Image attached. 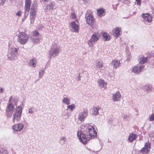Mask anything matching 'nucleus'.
<instances>
[{
	"instance_id": "bb28decb",
	"label": "nucleus",
	"mask_w": 154,
	"mask_h": 154,
	"mask_svg": "<svg viewBox=\"0 0 154 154\" xmlns=\"http://www.w3.org/2000/svg\"><path fill=\"white\" fill-rule=\"evenodd\" d=\"M151 86L150 85H146L144 87V90L146 91L147 93H149L150 91H151Z\"/></svg>"
},
{
	"instance_id": "c03bdc74",
	"label": "nucleus",
	"mask_w": 154,
	"mask_h": 154,
	"mask_svg": "<svg viewBox=\"0 0 154 154\" xmlns=\"http://www.w3.org/2000/svg\"><path fill=\"white\" fill-rule=\"evenodd\" d=\"M4 92V90L3 88L0 87V93H3Z\"/></svg>"
},
{
	"instance_id": "37998d69",
	"label": "nucleus",
	"mask_w": 154,
	"mask_h": 154,
	"mask_svg": "<svg viewBox=\"0 0 154 154\" xmlns=\"http://www.w3.org/2000/svg\"><path fill=\"white\" fill-rule=\"evenodd\" d=\"M17 15L19 16H21V12L20 11H18L17 12V13L16 14Z\"/></svg>"
},
{
	"instance_id": "9b49d317",
	"label": "nucleus",
	"mask_w": 154,
	"mask_h": 154,
	"mask_svg": "<svg viewBox=\"0 0 154 154\" xmlns=\"http://www.w3.org/2000/svg\"><path fill=\"white\" fill-rule=\"evenodd\" d=\"M144 66L140 64L135 66L132 68L131 72L136 74H138L144 69Z\"/></svg>"
},
{
	"instance_id": "e433bc0d",
	"label": "nucleus",
	"mask_w": 154,
	"mask_h": 154,
	"mask_svg": "<svg viewBox=\"0 0 154 154\" xmlns=\"http://www.w3.org/2000/svg\"><path fill=\"white\" fill-rule=\"evenodd\" d=\"M149 119L150 121H154V114H153L151 115Z\"/></svg>"
},
{
	"instance_id": "4c0bfd02",
	"label": "nucleus",
	"mask_w": 154,
	"mask_h": 154,
	"mask_svg": "<svg viewBox=\"0 0 154 154\" xmlns=\"http://www.w3.org/2000/svg\"><path fill=\"white\" fill-rule=\"evenodd\" d=\"M6 0H0V5H3L4 4Z\"/></svg>"
},
{
	"instance_id": "6ab92c4d",
	"label": "nucleus",
	"mask_w": 154,
	"mask_h": 154,
	"mask_svg": "<svg viewBox=\"0 0 154 154\" xmlns=\"http://www.w3.org/2000/svg\"><path fill=\"white\" fill-rule=\"evenodd\" d=\"M121 28L119 27L115 28L114 29L113 32L114 36L116 38H117L121 35Z\"/></svg>"
},
{
	"instance_id": "7ed1b4c3",
	"label": "nucleus",
	"mask_w": 154,
	"mask_h": 154,
	"mask_svg": "<svg viewBox=\"0 0 154 154\" xmlns=\"http://www.w3.org/2000/svg\"><path fill=\"white\" fill-rule=\"evenodd\" d=\"M22 109L21 106H18L16 109V111L14 112L13 116V122L15 123V121L19 122L21 119Z\"/></svg>"
},
{
	"instance_id": "9d476101",
	"label": "nucleus",
	"mask_w": 154,
	"mask_h": 154,
	"mask_svg": "<svg viewBox=\"0 0 154 154\" xmlns=\"http://www.w3.org/2000/svg\"><path fill=\"white\" fill-rule=\"evenodd\" d=\"M87 111L85 110L80 112L78 116L77 123L81 124L82 122L84 121L87 117Z\"/></svg>"
},
{
	"instance_id": "8fccbe9b",
	"label": "nucleus",
	"mask_w": 154,
	"mask_h": 154,
	"mask_svg": "<svg viewBox=\"0 0 154 154\" xmlns=\"http://www.w3.org/2000/svg\"><path fill=\"white\" fill-rule=\"evenodd\" d=\"M1 152H2L1 151H0V154H1Z\"/></svg>"
},
{
	"instance_id": "a19ab883",
	"label": "nucleus",
	"mask_w": 154,
	"mask_h": 154,
	"mask_svg": "<svg viewBox=\"0 0 154 154\" xmlns=\"http://www.w3.org/2000/svg\"><path fill=\"white\" fill-rule=\"evenodd\" d=\"M81 3L83 4H86L88 2V0H81Z\"/></svg>"
},
{
	"instance_id": "393cba45",
	"label": "nucleus",
	"mask_w": 154,
	"mask_h": 154,
	"mask_svg": "<svg viewBox=\"0 0 154 154\" xmlns=\"http://www.w3.org/2000/svg\"><path fill=\"white\" fill-rule=\"evenodd\" d=\"M98 15L99 16L101 17L105 15V10L103 8H100L97 10Z\"/></svg>"
},
{
	"instance_id": "4be33fe9",
	"label": "nucleus",
	"mask_w": 154,
	"mask_h": 154,
	"mask_svg": "<svg viewBox=\"0 0 154 154\" xmlns=\"http://www.w3.org/2000/svg\"><path fill=\"white\" fill-rule=\"evenodd\" d=\"M62 102L63 103L66 105H69L70 103V100L66 95L63 96V99Z\"/></svg>"
},
{
	"instance_id": "79ce46f5",
	"label": "nucleus",
	"mask_w": 154,
	"mask_h": 154,
	"mask_svg": "<svg viewBox=\"0 0 154 154\" xmlns=\"http://www.w3.org/2000/svg\"><path fill=\"white\" fill-rule=\"evenodd\" d=\"M33 112V111L32 110V108H31L29 109V114H32Z\"/></svg>"
},
{
	"instance_id": "20e7f679",
	"label": "nucleus",
	"mask_w": 154,
	"mask_h": 154,
	"mask_svg": "<svg viewBox=\"0 0 154 154\" xmlns=\"http://www.w3.org/2000/svg\"><path fill=\"white\" fill-rule=\"evenodd\" d=\"M18 50V48H16L14 47H11L8 51L7 55L8 59L11 60H14L16 58V56L17 54Z\"/></svg>"
},
{
	"instance_id": "f704fd0d",
	"label": "nucleus",
	"mask_w": 154,
	"mask_h": 154,
	"mask_svg": "<svg viewBox=\"0 0 154 154\" xmlns=\"http://www.w3.org/2000/svg\"><path fill=\"white\" fill-rule=\"evenodd\" d=\"M39 35L38 32L36 31H34L33 32V35L34 36H37Z\"/></svg>"
},
{
	"instance_id": "ea45409f",
	"label": "nucleus",
	"mask_w": 154,
	"mask_h": 154,
	"mask_svg": "<svg viewBox=\"0 0 154 154\" xmlns=\"http://www.w3.org/2000/svg\"><path fill=\"white\" fill-rule=\"evenodd\" d=\"M1 154H8V151L5 150H3Z\"/></svg>"
},
{
	"instance_id": "5701e85b",
	"label": "nucleus",
	"mask_w": 154,
	"mask_h": 154,
	"mask_svg": "<svg viewBox=\"0 0 154 154\" xmlns=\"http://www.w3.org/2000/svg\"><path fill=\"white\" fill-rule=\"evenodd\" d=\"M137 135L135 134H131L129 135L128 137V140L129 142L132 143L137 138Z\"/></svg>"
},
{
	"instance_id": "864d4df0",
	"label": "nucleus",
	"mask_w": 154,
	"mask_h": 154,
	"mask_svg": "<svg viewBox=\"0 0 154 154\" xmlns=\"http://www.w3.org/2000/svg\"><path fill=\"white\" fill-rule=\"evenodd\" d=\"M84 127V126H82V127Z\"/></svg>"
},
{
	"instance_id": "6e6552de",
	"label": "nucleus",
	"mask_w": 154,
	"mask_h": 154,
	"mask_svg": "<svg viewBox=\"0 0 154 154\" xmlns=\"http://www.w3.org/2000/svg\"><path fill=\"white\" fill-rule=\"evenodd\" d=\"M37 9L36 5H32L30 12V19L31 24H33L36 15Z\"/></svg>"
},
{
	"instance_id": "412c9836",
	"label": "nucleus",
	"mask_w": 154,
	"mask_h": 154,
	"mask_svg": "<svg viewBox=\"0 0 154 154\" xmlns=\"http://www.w3.org/2000/svg\"><path fill=\"white\" fill-rule=\"evenodd\" d=\"M70 26L73 29V32H77L78 31L79 28L78 25L74 22H72L71 23Z\"/></svg>"
},
{
	"instance_id": "f3484780",
	"label": "nucleus",
	"mask_w": 154,
	"mask_h": 154,
	"mask_svg": "<svg viewBox=\"0 0 154 154\" xmlns=\"http://www.w3.org/2000/svg\"><path fill=\"white\" fill-rule=\"evenodd\" d=\"M31 3V0H25V11L26 13L28 14L30 10V7Z\"/></svg>"
},
{
	"instance_id": "09e8293b",
	"label": "nucleus",
	"mask_w": 154,
	"mask_h": 154,
	"mask_svg": "<svg viewBox=\"0 0 154 154\" xmlns=\"http://www.w3.org/2000/svg\"><path fill=\"white\" fill-rule=\"evenodd\" d=\"M80 80V78H78V80Z\"/></svg>"
},
{
	"instance_id": "58836bf2",
	"label": "nucleus",
	"mask_w": 154,
	"mask_h": 154,
	"mask_svg": "<svg viewBox=\"0 0 154 154\" xmlns=\"http://www.w3.org/2000/svg\"><path fill=\"white\" fill-rule=\"evenodd\" d=\"M137 2V5L140 6L141 5V0H135Z\"/></svg>"
},
{
	"instance_id": "aec40b11",
	"label": "nucleus",
	"mask_w": 154,
	"mask_h": 154,
	"mask_svg": "<svg viewBox=\"0 0 154 154\" xmlns=\"http://www.w3.org/2000/svg\"><path fill=\"white\" fill-rule=\"evenodd\" d=\"M112 65L113 66V68L114 69H117L120 66V61L116 60H113L112 62Z\"/></svg>"
},
{
	"instance_id": "a878e982",
	"label": "nucleus",
	"mask_w": 154,
	"mask_h": 154,
	"mask_svg": "<svg viewBox=\"0 0 154 154\" xmlns=\"http://www.w3.org/2000/svg\"><path fill=\"white\" fill-rule=\"evenodd\" d=\"M100 109V107L99 106H97L95 107H94L93 108V110L92 113L95 116L98 115L99 114L98 110Z\"/></svg>"
},
{
	"instance_id": "7c9ffc66",
	"label": "nucleus",
	"mask_w": 154,
	"mask_h": 154,
	"mask_svg": "<svg viewBox=\"0 0 154 154\" xmlns=\"http://www.w3.org/2000/svg\"><path fill=\"white\" fill-rule=\"evenodd\" d=\"M66 139V138L64 137H61L60 139V143L61 144L63 145L65 143V141Z\"/></svg>"
},
{
	"instance_id": "72a5a7b5",
	"label": "nucleus",
	"mask_w": 154,
	"mask_h": 154,
	"mask_svg": "<svg viewBox=\"0 0 154 154\" xmlns=\"http://www.w3.org/2000/svg\"><path fill=\"white\" fill-rule=\"evenodd\" d=\"M44 70L43 69H41L40 70L39 72V75L40 77L42 78L43 76V74L44 73Z\"/></svg>"
},
{
	"instance_id": "473e14b6",
	"label": "nucleus",
	"mask_w": 154,
	"mask_h": 154,
	"mask_svg": "<svg viewBox=\"0 0 154 154\" xmlns=\"http://www.w3.org/2000/svg\"><path fill=\"white\" fill-rule=\"evenodd\" d=\"M96 65L97 68L100 69L103 67V64L101 62H98L97 63Z\"/></svg>"
},
{
	"instance_id": "603ef678",
	"label": "nucleus",
	"mask_w": 154,
	"mask_h": 154,
	"mask_svg": "<svg viewBox=\"0 0 154 154\" xmlns=\"http://www.w3.org/2000/svg\"><path fill=\"white\" fill-rule=\"evenodd\" d=\"M78 75L79 76H80V75Z\"/></svg>"
},
{
	"instance_id": "3c124183",
	"label": "nucleus",
	"mask_w": 154,
	"mask_h": 154,
	"mask_svg": "<svg viewBox=\"0 0 154 154\" xmlns=\"http://www.w3.org/2000/svg\"><path fill=\"white\" fill-rule=\"evenodd\" d=\"M130 53H129L128 54V55L129 54H130Z\"/></svg>"
},
{
	"instance_id": "cd10ccee",
	"label": "nucleus",
	"mask_w": 154,
	"mask_h": 154,
	"mask_svg": "<svg viewBox=\"0 0 154 154\" xmlns=\"http://www.w3.org/2000/svg\"><path fill=\"white\" fill-rule=\"evenodd\" d=\"M103 38L105 41H108L110 39V36L107 33H103Z\"/></svg>"
},
{
	"instance_id": "49530a36",
	"label": "nucleus",
	"mask_w": 154,
	"mask_h": 154,
	"mask_svg": "<svg viewBox=\"0 0 154 154\" xmlns=\"http://www.w3.org/2000/svg\"><path fill=\"white\" fill-rule=\"evenodd\" d=\"M122 117L125 119L127 117V116L125 114H123L122 115Z\"/></svg>"
},
{
	"instance_id": "39448f33",
	"label": "nucleus",
	"mask_w": 154,
	"mask_h": 154,
	"mask_svg": "<svg viewBox=\"0 0 154 154\" xmlns=\"http://www.w3.org/2000/svg\"><path fill=\"white\" fill-rule=\"evenodd\" d=\"M59 47L57 45H53L49 52V57H55L57 56L60 52Z\"/></svg>"
},
{
	"instance_id": "423d86ee",
	"label": "nucleus",
	"mask_w": 154,
	"mask_h": 154,
	"mask_svg": "<svg viewBox=\"0 0 154 154\" xmlns=\"http://www.w3.org/2000/svg\"><path fill=\"white\" fill-rule=\"evenodd\" d=\"M99 38V34L97 32H94L92 35L90 40L88 41V45L90 47H93L94 44L98 41Z\"/></svg>"
},
{
	"instance_id": "f03ea898",
	"label": "nucleus",
	"mask_w": 154,
	"mask_h": 154,
	"mask_svg": "<svg viewBox=\"0 0 154 154\" xmlns=\"http://www.w3.org/2000/svg\"><path fill=\"white\" fill-rule=\"evenodd\" d=\"M17 41L21 45L26 44L29 38L28 35L23 32H18V33H17Z\"/></svg>"
},
{
	"instance_id": "c85d7f7f",
	"label": "nucleus",
	"mask_w": 154,
	"mask_h": 154,
	"mask_svg": "<svg viewBox=\"0 0 154 154\" xmlns=\"http://www.w3.org/2000/svg\"><path fill=\"white\" fill-rule=\"evenodd\" d=\"M147 60V57H142L140 59L139 64H142L145 63Z\"/></svg>"
},
{
	"instance_id": "b1692460",
	"label": "nucleus",
	"mask_w": 154,
	"mask_h": 154,
	"mask_svg": "<svg viewBox=\"0 0 154 154\" xmlns=\"http://www.w3.org/2000/svg\"><path fill=\"white\" fill-rule=\"evenodd\" d=\"M37 60L35 58H32L29 62V65L32 67H35L36 66Z\"/></svg>"
},
{
	"instance_id": "0eeeda50",
	"label": "nucleus",
	"mask_w": 154,
	"mask_h": 154,
	"mask_svg": "<svg viewBox=\"0 0 154 154\" xmlns=\"http://www.w3.org/2000/svg\"><path fill=\"white\" fill-rule=\"evenodd\" d=\"M91 10H88L85 15V19L87 23L90 26L92 25L95 22V18L91 14Z\"/></svg>"
},
{
	"instance_id": "a18cd8bd",
	"label": "nucleus",
	"mask_w": 154,
	"mask_h": 154,
	"mask_svg": "<svg viewBox=\"0 0 154 154\" xmlns=\"http://www.w3.org/2000/svg\"><path fill=\"white\" fill-rule=\"evenodd\" d=\"M12 97H11L9 98V100L8 101V103H12L11 102V100H12Z\"/></svg>"
},
{
	"instance_id": "1a4fd4ad",
	"label": "nucleus",
	"mask_w": 154,
	"mask_h": 154,
	"mask_svg": "<svg viewBox=\"0 0 154 154\" xmlns=\"http://www.w3.org/2000/svg\"><path fill=\"white\" fill-rule=\"evenodd\" d=\"M15 107L12 103H9L7 106L6 111L7 116L9 117H11L12 112L15 110Z\"/></svg>"
},
{
	"instance_id": "f257e3e1",
	"label": "nucleus",
	"mask_w": 154,
	"mask_h": 154,
	"mask_svg": "<svg viewBox=\"0 0 154 154\" xmlns=\"http://www.w3.org/2000/svg\"><path fill=\"white\" fill-rule=\"evenodd\" d=\"M84 132L78 131L77 136L80 141L83 144H85L87 141L93 139L97 136V132L94 130V127L91 126V128H86Z\"/></svg>"
},
{
	"instance_id": "4468645a",
	"label": "nucleus",
	"mask_w": 154,
	"mask_h": 154,
	"mask_svg": "<svg viewBox=\"0 0 154 154\" xmlns=\"http://www.w3.org/2000/svg\"><path fill=\"white\" fill-rule=\"evenodd\" d=\"M98 86L102 90L106 89L107 88V83L102 79H99L97 81Z\"/></svg>"
},
{
	"instance_id": "a211bd4d",
	"label": "nucleus",
	"mask_w": 154,
	"mask_h": 154,
	"mask_svg": "<svg viewBox=\"0 0 154 154\" xmlns=\"http://www.w3.org/2000/svg\"><path fill=\"white\" fill-rule=\"evenodd\" d=\"M112 97L114 101H119L121 97L120 93L119 91H117L116 93L113 94Z\"/></svg>"
},
{
	"instance_id": "f8f14e48",
	"label": "nucleus",
	"mask_w": 154,
	"mask_h": 154,
	"mask_svg": "<svg viewBox=\"0 0 154 154\" xmlns=\"http://www.w3.org/2000/svg\"><path fill=\"white\" fill-rule=\"evenodd\" d=\"M141 17L143 19L144 22L146 23L147 22L151 23L152 20L151 15L149 13L142 14Z\"/></svg>"
},
{
	"instance_id": "c9c22d12",
	"label": "nucleus",
	"mask_w": 154,
	"mask_h": 154,
	"mask_svg": "<svg viewBox=\"0 0 154 154\" xmlns=\"http://www.w3.org/2000/svg\"><path fill=\"white\" fill-rule=\"evenodd\" d=\"M71 18H72L73 19H74L76 18V15L75 13H72L71 14Z\"/></svg>"
},
{
	"instance_id": "c756f323",
	"label": "nucleus",
	"mask_w": 154,
	"mask_h": 154,
	"mask_svg": "<svg viewBox=\"0 0 154 154\" xmlns=\"http://www.w3.org/2000/svg\"><path fill=\"white\" fill-rule=\"evenodd\" d=\"M40 38H35L32 39V42L34 44H37L40 42Z\"/></svg>"
},
{
	"instance_id": "2f4dec72",
	"label": "nucleus",
	"mask_w": 154,
	"mask_h": 154,
	"mask_svg": "<svg viewBox=\"0 0 154 154\" xmlns=\"http://www.w3.org/2000/svg\"><path fill=\"white\" fill-rule=\"evenodd\" d=\"M75 106L74 104L70 105H68L67 107V109H68L71 111H72L75 108Z\"/></svg>"
},
{
	"instance_id": "ddd939ff",
	"label": "nucleus",
	"mask_w": 154,
	"mask_h": 154,
	"mask_svg": "<svg viewBox=\"0 0 154 154\" xmlns=\"http://www.w3.org/2000/svg\"><path fill=\"white\" fill-rule=\"evenodd\" d=\"M55 3L54 2H50L47 4L45 9V11L47 14L48 13V11L55 8Z\"/></svg>"
},
{
	"instance_id": "de8ad7c7",
	"label": "nucleus",
	"mask_w": 154,
	"mask_h": 154,
	"mask_svg": "<svg viewBox=\"0 0 154 154\" xmlns=\"http://www.w3.org/2000/svg\"><path fill=\"white\" fill-rule=\"evenodd\" d=\"M67 117H68L69 116V115L68 114H67Z\"/></svg>"
},
{
	"instance_id": "2eb2a0df",
	"label": "nucleus",
	"mask_w": 154,
	"mask_h": 154,
	"mask_svg": "<svg viewBox=\"0 0 154 154\" xmlns=\"http://www.w3.org/2000/svg\"><path fill=\"white\" fill-rule=\"evenodd\" d=\"M150 143H146L145 146L141 150V152L143 154L148 153L150 148Z\"/></svg>"
},
{
	"instance_id": "dca6fc26",
	"label": "nucleus",
	"mask_w": 154,
	"mask_h": 154,
	"mask_svg": "<svg viewBox=\"0 0 154 154\" xmlns=\"http://www.w3.org/2000/svg\"><path fill=\"white\" fill-rule=\"evenodd\" d=\"M24 126L23 124L22 123H18L14 125L13 126V128L16 131H19L23 129Z\"/></svg>"
}]
</instances>
